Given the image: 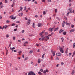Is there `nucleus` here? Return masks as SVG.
<instances>
[{"instance_id":"1","label":"nucleus","mask_w":75,"mask_h":75,"mask_svg":"<svg viewBox=\"0 0 75 75\" xmlns=\"http://www.w3.org/2000/svg\"><path fill=\"white\" fill-rule=\"evenodd\" d=\"M44 33V32L43 31L39 34V35L41 37H42V38L44 37V35L43 34Z\"/></svg>"},{"instance_id":"62","label":"nucleus","mask_w":75,"mask_h":75,"mask_svg":"<svg viewBox=\"0 0 75 75\" xmlns=\"http://www.w3.org/2000/svg\"><path fill=\"white\" fill-rule=\"evenodd\" d=\"M16 23H20V21H16Z\"/></svg>"},{"instance_id":"30","label":"nucleus","mask_w":75,"mask_h":75,"mask_svg":"<svg viewBox=\"0 0 75 75\" xmlns=\"http://www.w3.org/2000/svg\"><path fill=\"white\" fill-rule=\"evenodd\" d=\"M72 32H74L75 31V29H72L71 30Z\"/></svg>"},{"instance_id":"2","label":"nucleus","mask_w":75,"mask_h":75,"mask_svg":"<svg viewBox=\"0 0 75 75\" xmlns=\"http://www.w3.org/2000/svg\"><path fill=\"white\" fill-rule=\"evenodd\" d=\"M10 18H11L12 20H15V19L17 18V16H16V17H14V16L12 15L10 17Z\"/></svg>"},{"instance_id":"5","label":"nucleus","mask_w":75,"mask_h":75,"mask_svg":"<svg viewBox=\"0 0 75 75\" xmlns=\"http://www.w3.org/2000/svg\"><path fill=\"white\" fill-rule=\"evenodd\" d=\"M42 23H38V27H40L41 26H42Z\"/></svg>"},{"instance_id":"59","label":"nucleus","mask_w":75,"mask_h":75,"mask_svg":"<svg viewBox=\"0 0 75 75\" xmlns=\"http://www.w3.org/2000/svg\"><path fill=\"white\" fill-rule=\"evenodd\" d=\"M56 16V14H54L53 15V17H55Z\"/></svg>"},{"instance_id":"10","label":"nucleus","mask_w":75,"mask_h":75,"mask_svg":"<svg viewBox=\"0 0 75 75\" xmlns=\"http://www.w3.org/2000/svg\"><path fill=\"white\" fill-rule=\"evenodd\" d=\"M63 31H64V30H63L62 29H61L59 31V33L61 34V33H62V32H63Z\"/></svg>"},{"instance_id":"45","label":"nucleus","mask_w":75,"mask_h":75,"mask_svg":"<svg viewBox=\"0 0 75 75\" xmlns=\"http://www.w3.org/2000/svg\"><path fill=\"white\" fill-rule=\"evenodd\" d=\"M42 2H44L45 3V0H42Z\"/></svg>"},{"instance_id":"49","label":"nucleus","mask_w":75,"mask_h":75,"mask_svg":"<svg viewBox=\"0 0 75 75\" xmlns=\"http://www.w3.org/2000/svg\"><path fill=\"white\" fill-rule=\"evenodd\" d=\"M27 10V8H26V6H25V7L24 10L25 11V10Z\"/></svg>"},{"instance_id":"9","label":"nucleus","mask_w":75,"mask_h":75,"mask_svg":"<svg viewBox=\"0 0 75 75\" xmlns=\"http://www.w3.org/2000/svg\"><path fill=\"white\" fill-rule=\"evenodd\" d=\"M58 27H57V28H55L54 31H57V30H58Z\"/></svg>"},{"instance_id":"22","label":"nucleus","mask_w":75,"mask_h":75,"mask_svg":"<svg viewBox=\"0 0 75 75\" xmlns=\"http://www.w3.org/2000/svg\"><path fill=\"white\" fill-rule=\"evenodd\" d=\"M38 62L39 63V64H40V62H41V61H40V59H38Z\"/></svg>"},{"instance_id":"44","label":"nucleus","mask_w":75,"mask_h":75,"mask_svg":"<svg viewBox=\"0 0 75 75\" xmlns=\"http://www.w3.org/2000/svg\"><path fill=\"white\" fill-rule=\"evenodd\" d=\"M45 35H47V34H48V33L47 32H45Z\"/></svg>"},{"instance_id":"32","label":"nucleus","mask_w":75,"mask_h":75,"mask_svg":"<svg viewBox=\"0 0 75 75\" xmlns=\"http://www.w3.org/2000/svg\"><path fill=\"white\" fill-rule=\"evenodd\" d=\"M55 13H57V9H55Z\"/></svg>"},{"instance_id":"15","label":"nucleus","mask_w":75,"mask_h":75,"mask_svg":"<svg viewBox=\"0 0 75 75\" xmlns=\"http://www.w3.org/2000/svg\"><path fill=\"white\" fill-rule=\"evenodd\" d=\"M23 15V13H21L20 14H19V17H20V16H22Z\"/></svg>"},{"instance_id":"52","label":"nucleus","mask_w":75,"mask_h":75,"mask_svg":"<svg viewBox=\"0 0 75 75\" xmlns=\"http://www.w3.org/2000/svg\"><path fill=\"white\" fill-rule=\"evenodd\" d=\"M71 54H72V53H70L69 54V56H70V55H71Z\"/></svg>"},{"instance_id":"54","label":"nucleus","mask_w":75,"mask_h":75,"mask_svg":"<svg viewBox=\"0 0 75 75\" xmlns=\"http://www.w3.org/2000/svg\"><path fill=\"white\" fill-rule=\"evenodd\" d=\"M25 44H28V42L27 41H26L25 42Z\"/></svg>"},{"instance_id":"48","label":"nucleus","mask_w":75,"mask_h":75,"mask_svg":"<svg viewBox=\"0 0 75 75\" xmlns=\"http://www.w3.org/2000/svg\"><path fill=\"white\" fill-rule=\"evenodd\" d=\"M56 59L57 60H59V57H57L56 58Z\"/></svg>"},{"instance_id":"4","label":"nucleus","mask_w":75,"mask_h":75,"mask_svg":"<svg viewBox=\"0 0 75 75\" xmlns=\"http://www.w3.org/2000/svg\"><path fill=\"white\" fill-rule=\"evenodd\" d=\"M54 27L52 28H49V31H53L54 30Z\"/></svg>"},{"instance_id":"11","label":"nucleus","mask_w":75,"mask_h":75,"mask_svg":"<svg viewBox=\"0 0 75 75\" xmlns=\"http://www.w3.org/2000/svg\"><path fill=\"white\" fill-rule=\"evenodd\" d=\"M68 48H67L66 49V50L65 52V53L66 54H67V53H68Z\"/></svg>"},{"instance_id":"16","label":"nucleus","mask_w":75,"mask_h":75,"mask_svg":"<svg viewBox=\"0 0 75 75\" xmlns=\"http://www.w3.org/2000/svg\"><path fill=\"white\" fill-rule=\"evenodd\" d=\"M10 49L12 51H13V50H15V47H13L12 48H11V47Z\"/></svg>"},{"instance_id":"34","label":"nucleus","mask_w":75,"mask_h":75,"mask_svg":"<svg viewBox=\"0 0 75 75\" xmlns=\"http://www.w3.org/2000/svg\"><path fill=\"white\" fill-rule=\"evenodd\" d=\"M43 74H45V75H46V71L45 70L43 71Z\"/></svg>"},{"instance_id":"39","label":"nucleus","mask_w":75,"mask_h":75,"mask_svg":"<svg viewBox=\"0 0 75 75\" xmlns=\"http://www.w3.org/2000/svg\"><path fill=\"white\" fill-rule=\"evenodd\" d=\"M17 28L13 30L14 31H17Z\"/></svg>"},{"instance_id":"23","label":"nucleus","mask_w":75,"mask_h":75,"mask_svg":"<svg viewBox=\"0 0 75 75\" xmlns=\"http://www.w3.org/2000/svg\"><path fill=\"white\" fill-rule=\"evenodd\" d=\"M8 27V26L7 25H5L4 26V28L5 29H6V28Z\"/></svg>"},{"instance_id":"38","label":"nucleus","mask_w":75,"mask_h":75,"mask_svg":"<svg viewBox=\"0 0 75 75\" xmlns=\"http://www.w3.org/2000/svg\"><path fill=\"white\" fill-rule=\"evenodd\" d=\"M15 25V24L13 23L12 24L11 26H14Z\"/></svg>"},{"instance_id":"28","label":"nucleus","mask_w":75,"mask_h":75,"mask_svg":"<svg viewBox=\"0 0 75 75\" xmlns=\"http://www.w3.org/2000/svg\"><path fill=\"white\" fill-rule=\"evenodd\" d=\"M33 52V50H31V51H30L29 52V53L30 54H32Z\"/></svg>"},{"instance_id":"29","label":"nucleus","mask_w":75,"mask_h":75,"mask_svg":"<svg viewBox=\"0 0 75 75\" xmlns=\"http://www.w3.org/2000/svg\"><path fill=\"white\" fill-rule=\"evenodd\" d=\"M45 14H46V12L45 11H44L43 12V14L44 15H45Z\"/></svg>"},{"instance_id":"50","label":"nucleus","mask_w":75,"mask_h":75,"mask_svg":"<svg viewBox=\"0 0 75 75\" xmlns=\"http://www.w3.org/2000/svg\"><path fill=\"white\" fill-rule=\"evenodd\" d=\"M3 7H4V6H3V5H1V8H3Z\"/></svg>"},{"instance_id":"47","label":"nucleus","mask_w":75,"mask_h":75,"mask_svg":"<svg viewBox=\"0 0 75 75\" xmlns=\"http://www.w3.org/2000/svg\"><path fill=\"white\" fill-rule=\"evenodd\" d=\"M5 2L6 3H7V0H5Z\"/></svg>"},{"instance_id":"57","label":"nucleus","mask_w":75,"mask_h":75,"mask_svg":"<svg viewBox=\"0 0 75 75\" xmlns=\"http://www.w3.org/2000/svg\"><path fill=\"white\" fill-rule=\"evenodd\" d=\"M39 44H36V46H37V47H38L39 46Z\"/></svg>"},{"instance_id":"6","label":"nucleus","mask_w":75,"mask_h":75,"mask_svg":"<svg viewBox=\"0 0 75 75\" xmlns=\"http://www.w3.org/2000/svg\"><path fill=\"white\" fill-rule=\"evenodd\" d=\"M30 22H31V20H30V19H29L28 20V21L27 22V24H28V25H29L30 24Z\"/></svg>"},{"instance_id":"64","label":"nucleus","mask_w":75,"mask_h":75,"mask_svg":"<svg viewBox=\"0 0 75 75\" xmlns=\"http://www.w3.org/2000/svg\"><path fill=\"white\" fill-rule=\"evenodd\" d=\"M73 54L74 55H75V52H74L73 53Z\"/></svg>"},{"instance_id":"46","label":"nucleus","mask_w":75,"mask_h":75,"mask_svg":"<svg viewBox=\"0 0 75 75\" xmlns=\"http://www.w3.org/2000/svg\"><path fill=\"white\" fill-rule=\"evenodd\" d=\"M13 40H16V38L15 37H13Z\"/></svg>"},{"instance_id":"26","label":"nucleus","mask_w":75,"mask_h":75,"mask_svg":"<svg viewBox=\"0 0 75 75\" xmlns=\"http://www.w3.org/2000/svg\"><path fill=\"white\" fill-rule=\"evenodd\" d=\"M6 23H7L8 24V23H10V21H9L8 20H7L6 21Z\"/></svg>"},{"instance_id":"3","label":"nucleus","mask_w":75,"mask_h":75,"mask_svg":"<svg viewBox=\"0 0 75 75\" xmlns=\"http://www.w3.org/2000/svg\"><path fill=\"white\" fill-rule=\"evenodd\" d=\"M60 52L61 53H64V49L63 48H60Z\"/></svg>"},{"instance_id":"31","label":"nucleus","mask_w":75,"mask_h":75,"mask_svg":"<svg viewBox=\"0 0 75 75\" xmlns=\"http://www.w3.org/2000/svg\"><path fill=\"white\" fill-rule=\"evenodd\" d=\"M46 38L47 40H49L50 38H49V37H48V36H46Z\"/></svg>"},{"instance_id":"56","label":"nucleus","mask_w":75,"mask_h":75,"mask_svg":"<svg viewBox=\"0 0 75 75\" xmlns=\"http://www.w3.org/2000/svg\"><path fill=\"white\" fill-rule=\"evenodd\" d=\"M24 30H23L22 31V33H24Z\"/></svg>"},{"instance_id":"35","label":"nucleus","mask_w":75,"mask_h":75,"mask_svg":"<svg viewBox=\"0 0 75 75\" xmlns=\"http://www.w3.org/2000/svg\"><path fill=\"white\" fill-rule=\"evenodd\" d=\"M8 37H9L8 35L7 34L6 35V38H8Z\"/></svg>"},{"instance_id":"12","label":"nucleus","mask_w":75,"mask_h":75,"mask_svg":"<svg viewBox=\"0 0 75 75\" xmlns=\"http://www.w3.org/2000/svg\"><path fill=\"white\" fill-rule=\"evenodd\" d=\"M46 38L43 37L42 39V41H44V40H46Z\"/></svg>"},{"instance_id":"58","label":"nucleus","mask_w":75,"mask_h":75,"mask_svg":"<svg viewBox=\"0 0 75 75\" xmlns=\"http://www.w3.org/2000/svg\"><path fill=\"white\" fill-rule=\"evenodd\" d=\"M65 21H63V23H62L64 24H65Z\"/></svg>"},{"instance_id":"61","label":"nucleus","mask_w":75,"mask_h":75,"mask_svg":"<svg viewBox=\"0 0 75 75\" xmlns=\"http://www.w3.org/2000/svg\"><path fill=\"white\" fill-rule=\"evenodd\" d=\"M35 3L36 4H37V1H35Z\"/></svg>"},{"instance_id":"18","label":"nucleus","mask_w":75,"mask_h":75,"mask_svg":"<svg viewBox=\"0 0 75 75\" xmlns=\"http://www.w3.org/2000/svg\"><path fill=\"white\" fill-rule=\"evenodd\" d=\"M22 51H20L18 52V53H19V55H21V53H22Z\"/></svg>"},{"instance_id":"24","label":"nucleus","mask_w":75,"mask_h":75,"mask_svg":"<svg viewBox=\"0 0 75 75\" xmlns=\"http://www.w3.org/2000/svg\"><path fill=\"white\" fill-rule=\"evenodd\" d=\"M35 25V23H33V28H35V27H34Z\"/></svg>"},{"instance_id":"53","label":"nucleus","mask_w":75,"mask_h":75,"mask_svg":"<svg viewBox=\"0 0 75 75\" xmlns=\"http://www.w3.org/2000/svg\"><path fill=\"white\" fill-rule=\"evenodd\" d=\"M40 71L41 72H43V69H40Z\"/></svg>"},{"instance_id":"27","label":"nucleus","mask_w":75,"mask_h":75,"mask_svg":"<svg viewBox=\"0 0 75 75\" xmlns=\"http://www.w3.org/2000/svg\"><path fill=\"white\" fill-rule=\"evenodd\" d=\"M45 54H44L43 55H42V58H44V55H45Z\"/></svg>"},{"instance_id":"43","label":"nucleus","mask_w":75,"mask_h":75,"mask_svg":"<svg viewBox=\"0 0 75 75\" xmlns=\"http://www.w3.org/2000/svg\"><path fill=\"white\" fill-rule=\"evenodd\" d=\"M51 53H52H52H54V52L53 51V50H51Z\"/></svg>"},{"instance_id":"17","label":"nucleus","mask_w":75,"mask_h":75,"mask_svg":"<svg viewBox=\"0 0 75 75\" xmlns=\"http://www.w3.org/2000/svg\"><path fill=\"white\" fill-rule=\"evenodd\" d=\"M66 24L67 25H70V23H68L67 22H66Z\"/></svg>"},{"instance_id":"40","label":"nucleus","mask_w":75,"mask_h":75,"mask_svg":"<svg viewBox=\"0 0 75 75\" xmlns=\"http://www.w3.org/2000/svg\"><path fill=\"white\" fill-rule=\"evenodd\" d=\"M25 20H28V18H27L26 17H25Z\"/></svg>"},{"instance_id":"41","label":"nucleus","mask_w":75,"mask_h":75,"mask_svg":"<svg viewBox=\"0 0 75 75\" xmlns=\"http://www.w3.org/2000/svg\"><path fill=\"white\" fill-rule=\"evenodd\" d=\"M69 13H70V12H68L67 13V16H68L69 14Z\"/></svg>"},{"instance_id":"19","label":"nucleus","mask_w":75,"mask_h":75,"mask_svg":"<svg viewBox=\"0 0 75 75\" xmlns=\"http://www.w3.org/2000/svg\"><path fill=\"white\" fill-rule=\"evenodd\" d=\"M55 51H54L53 53H52L53 56V57H54V56H55Z\"/></svg>"},{"instance_id":"60","label":"nucleus","mask_w":75,"mask_h":75,"mask_svg":"<svg viewBox=\"0 0 75 75\" xmlns=\"http://www.w3.org/2000/svg\"><path fill=\"white\" fill-rule=\"evenodd\" d=\"M58 66H59V64H57L56 65V67H58Z\"/></svg>"},{"instance_id":"14","label":"nucleus","mask_w":75,"mask_h":75,"mask_svg":"<svg viewBox=\"0 0 75 75\" xmlns=\"http://www.w3.org/2000/svg\"><path fill=\"white\" fill-rule=\"evenodd\" d=\"M38 74L39 75H41L42 74V73L40 71H39L38 72Z\"/></svg>"},{"instance_id":"21","label":"nucleus","mask_w":75,"mask_h":75,"mask_svg":"<svg viewBox=\"0 0 75 75\" xmlns=\"http://www.w3.org/2000/svg\"><path fill=\"white\" fill-rule=\"evenodd\" d=\"M63 35H66V34H67V32H64L63 33Z\"/></svg>"},{"instance_id":"37","label":"nucleus","mask_w":75,"mask_h":75,"mask_svg":"<svg viewBox=\"0 0 75 75\" xmlns=\"http://www.w3.org/2000/svg\"><path fill=\"white\" fill-rule=\"evenodd\" d=\"M64 62H61V65H64Z\"/></svg>"},{"instance_id":"55","label":"nucleus","mask_w":75,"mask_h":75,"mask_svg":"<svg viewBox=\"0 0 75 75\" xmlns=\"http://www.w3.org/2000/svg\"><path fill=\"white\" fill-rule=\"evenodd\" d=\"M48 2H51V0H47Z\"/></svg>"},{"instance_id":"20","label":"nucleus","mask_w":75,"mask_h":75,"mask_svg":"<svg viewBox=\"0 0 75 75\" xmlns=\"http://www.w3.org/2000/svg\"><path fill=\"white\" fill-rule=\"evenodd\" d=\"M75 48V43H74L73 44V48Z\"/></svg>"},{"instance_id":"8","label":"nucleus","mask_w":75,"mask_h":75,"mask_svg":"<svg viewBox=\"0 0 75 75\" xmlns=\"http://www.w3.org/2000/svg\"><path fill=\"white\" fill-rule=\"evenodd\" d=\"M68 10H69V11L70 12V14H71V13H72V9H71V8H69L68 9Z\"/></svg>"},{"instance_id":"25","label":"nucleus","mask_w":75,"mask_h":75,"mask_svg":"<svg viewBox=\"0 0 75 75\" xmlns=\"http://www.w3.org/2000/svg\"><path fill=\"white\" fill-rule=\"evenodd\" d=\"M28 57H26L25 58L24 61H27L28 59Z\"/></svg>"},{"instance_id":"36","label":"nucleus","mask_w":75,"mask_h":75,"mask_svg":"<svg viewBox=\"0 0 75 75\" xmlns=\"http://www.w3.org/2000/svg\"><path fill=\"white\" fill-rule=\"evenodd\" d=\"M64 25H65V24L62 23V27H64Z\"/></svg>"},{"instance_id":"63","label":"nucleus","mask_w":75,"mask_h":75,"mask_svg":"<svg viewBox=\"0 0 75 75\" xmlns=\"http://www.w3.org/2000/svg\"><path fill=\"white\" fill-rule=\"evenodd\" d=\"M69 33H72L71 30H69Z\"/></svg>"},{"instance_id":"7","label":"nucleus","mask_w":75,"mask_h":75,"mask_svg":"<svg viewBox=\"0 0 75 75\" xmlns=\"http://www.w3.org/2000/svg\"><path fill=\"white\" fill-rule=\"evenodd\" d=\"M56 55L57 57H58V56H61V53L60 52L57 53H56Z\"/></svg>"},{"instance_id":"42","label":"nucleus","mask_w":75,"mask_h":75,"mask_svg":"<svg viewBox=\"0 0 75 75\" xmlns=\"http://www.w3.org/2000/svg\"><path fill=\"white\" fill-rule=\"evenodd\" d=\"M45 71L46 72H48L49 70H48L47 69Z\"/></svg>"},{"instance_id":"33","label":"nucleus","mask_w":75,"mask_h":75,"mask_svg":"<svg viewBox=\"0 0 75 75\" xmlns=\"http://www.w3.org/2000/svg\"><path fill=\"white\" fill-rule=\"evenodd\" d=\"M61 39L62 42H64V38L62 37V38Z\"/></svg>"},{"instance_id":"51","label":"nucleus","mask_w":75,"mask_h":75,"mask_svg":"<svg viewBox=\"0 0 75 75\" xmlns=\"http://www.w3.org/2000/svg\"><path fill=\"white\" fill-rule=\"evenodd\" d=\"M72 13L73 14H75V12H74V10H73Z\"/></svg>"},{"instance_id":"13","label":"nucleus","mask_w":75,"mask_h":75,"mask_svg":"<svg viewBox=\"0 0 75 75\" xmlns=\"http://www.w3.org/2000/svg\"><path fill=\"white\" fill-rule=\"evenodd\" d=\"M74 73H75V71L74 70H72V73H71V75H74Z\"/></svg>"}]
</instances>
